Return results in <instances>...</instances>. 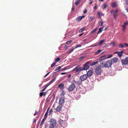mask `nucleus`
Wrapping results in <instances>:
<instances>
[{
	"instance_id": "1",
	"label": "nucleus",
	"mask_w": 128,
	"mask_h": 128,
	"mask_svg": "<svg viewBox=\"0 0 128 128\" xmlns=\"http://www.w3.org/2000/svg\"><path fill=\"white\" fill-rule=\"evenodd\" d=\"M105 56L104 55L103 56L100 58L99 61L100 63L99 64V66L101 68H108L112 66V61L111 60H108L104 64V62L105 59L103 58H102Z\"/></svg>"
},
{
	"instance_id": "2",
	"label": "nucleus",
	"mask_w": 128,
	"mask_h": 128,
	"mask_svg": "<svg viewBox=\"0 0 128 128\" xmlns=\"http://www.w3.org/2000/svg\"><path fill=\"white\" fill-rule=\"evenodd\" d=\"M90 62H86L83 65V67L82 68L79 66H77L72 70V72L78 73L82 70H87L90 67Z\"/></svg>"
},
{
	"instance_id": "3",
	"label": "nucleus",
	"mask_w": 128,
	"mask_h": 128,
	"mask_svg": "<svg viewBox=\"0 0 128 128\" xmlns=\"http://www.w3.org/2000/svg\"><path fill=\"white\" fill-rule=\"evenodd\" d=\"M75 88V85L74 84H72L68 87V90L69 92H72L74 90Z\"/></svg>"
},
{
	"instance_id": "4",
	"label": "nucleus",
	"mask_w": 128,
	"mask_h": 128,
	"mask_svg": "<svg viewBox=\"0 0 128 128\" xmlns=\"http://www.w3.org/2000/svg\"><path fill=\"white\" fill-rule=\"evenodd\" d=\"M50 125L55 126L56 124V120L54 119H51L50 121Z\"/></svg>"
},
{
	"instance_id": "5",
	"label": "nucleus",
	"mask_w": 128,
	"mask_h": 128,
	"mask_svg": "<svg viewBox=\"0 0 128 128\" xmlns=\"http://www.w3.org/2000/svg\"><path fill=\"white\" fill-rule=\"evenodd\" d=\"M100 67H97L95 70V72L96 73L98 74H100L102 72V70Z\"/></svg>"
},
{
	"instance_id": "6",
	"label": "nucleus",
	"mask_w": 128,
	"mask_h": 128,
	"mask_svg": "<svg viewBox=\"0 0 128 128\" xmlns=\"http://www.w3.org/2000/svg\"><path fill=\"white\" fill-rule=\"evenodd\" d=\"M121 62L123 64H128V57H126L124 59L121 60Z\"/></svg>"
},
{
	"instance_id": "7",
	"label": "nucleus",
	"mask_w": 128,
	"mask_h": 128,
	"mask_svg": "<svg viewBox=\"0 0 128 128\" xmlns=\"http://www.w3.org/2000/svg\"><path fill=\"white\" fill-rule=\"evenodd\" d=\"M64 102V98L63 97H61L60 98L59 103L60 105L62 106L63 105Z\"/></svg>"
},
{
	"instance_id": "8",
	"label": "nucleus",
	"mask_w": 128,
	"mask_h": 128,
	"mask_svg": "<svg viewBox=\"0 0 128 128\" xmlns=\"http://www.w3.org/2000/svg\"><path fill=\"white\" fill-rule=\"evenodd\" d=\"M128 25V22H126L124 23V25H122V26L123 28L122 29L123 31H125V29L126 28V26Z\"/></svg>"
},
{
	"instance_id": "9",
	"label": "nucleus",
	"mask_w": 128,
	"mask_h": 128,
	"mask_svg": "<svg viewBox=\"0 0 128 128\" xmlns=\"http://www.w3.org/2000/svg\"><path fill=\"white\" fill-rule=\"evenodd\" d=\"M87 76L86 74L80 77V80H86L87 78Z\"/></svg>"
},
{
	"instance_id": "10",
	"label": "nucleus",
	"mask_w": 128,
	"mask_h": 128,
	"mask_svg": "<svg viewBox=\"0 0 128 128\" xmlns=\"http://www.w3.org/2000/svg\"><path fill=\"white\" fill-rule=\"evenodd\" d=\"M93 74V72L91 70H89L87 72V75L88 76H91Z\"/></svg>"
},
{
	"instance_id": "11",
	"label": "nucleus",
	"mask_w": 128,
	"mask_h": 128,
	"mask_svg": "<svg viewBox=\"0 0 128 128\" xmlns=\"http://www.w3.org/2000/svg\"><path fill=\"white\" fill-rule=\"evenodd\" d=\"M112 62L113 63H115L117 62L118 61V58H117L115 57L111 59Z\"/></svg>"
},
{
	"instance_id": "12",
	"label": "nucleus",
	"mask_w": 128,
	"mask_h": 128,
	"mask_svg": "<svg viewBox=\"0 0 128 128\" xmlns=\"http://www.w3.org/2000/svg\"><path fill=\"white\" fill-rule=\"evenodd\" d=\"M53 81L54 80H51V81L47 85H46V86L44 88V89H43L41 90V92L44 91L46 89V88L48 86H49L51 83H52Z\"/></svg>"
},
{
	"instance_id": "13",
	"label": "nucleus",
	"mask_w": 128,
	"mask_h": 128,
	"mask_svg": "<svg viewBox=\"0 0 128 128\" xmlns=\"http://www.w3.org/2000/svg\"><path fill=\"white\" fill-rule=\"evenodd\" d=\"M85 16H79L76 18V20L77 21H80L82 20V18H84L85 17Z\"/></svg>"
},
{
	"instance_id": "14",
	"label": "nucleus",
	"mask_w": 128,
	"mask_h": 128,
	"mask_svg": "<svg viewBox=\"0 0 128 128\" xmlns=\"http://www.w3.org/2000/svg\"><path fill=\"white\" fill-rule=\"evenodd\" d=\"M62 106H61L60 105L56 108V110L57 112H60V111H61L62 110Z\"/></svg>"
},
{
	"instance_id": "15",
	"label": "nucleus",
	"mask_w": 128,
	"mask_h": 128,
	"mask_svg": "<svg viewBox=\"0 0 128 128\" xmlns=\"http://www.w3.org/2000/svg\"><path fill=\"white\" fill-rule=\"evenodd\" d=\"M82 80H78V81L77 82L75 80H74V83L78 85H79L82 83Z\"/></svg>"
},
{
	"instance_id": "16",
	"label": "nucleus",
	"mask_w": 128,
	"mask_h": 128,
	"mask_svg": "<svg viewBox=\"0 0 128 128\" xmlns=\"http://www.w3.org/2000/svg\"><path fill=\"white\" fill-rule=\"evenodd\" d=\"M124 50H121V52H119L118 54V56L120 57H121L122 55Z\"/></svg>"
},
{
	"instance_id": "17",
	"label": "nucleus",
	"mask_w": 128,
	"mask_h": 128,
	"mask_svg": "<svg viewBox=\"0 0 128 128\" xmlns=\"http://www.w3.org/2000/svg\"><path fill=\"white\" fill-rule=\"evenodd\" d=\"M111 5L112 7L114 8V7H116L117 6V4L115 2H113L111 3Z\"/></svg>"
},
{
	"instance_id": "18",
	"label": "nucleus",
	"mask_w": 128,
	"mask_h": 128,
	"mask_svg": "<svg viewBox=\"0 0 128 128\" xmlns=\"http://www.w3.org/2000/svg\"><path fill=\"white\" fill-rule=\"evenodd\" d=\"M64 86V84H59L58 86V87L60 89L62 88Z\"/></svg>"
},
{
	"instance_id": "19",
	"label": "nucleus",
	"mask_w": 128,
	"mask_h": 128,
	"mask_svg": "<svg viewBox=\"0 0 128 128\" xmlns=\"http://www.w3.org/2000/svg\"><path fill=\"white\" fill-rule=\"evenodd\" d=\"M56 72H54L52 75V77L53 78L52 79V80H55L56 79V78H55L54 76L56 75Z\"/></svg>"
},
{
	"instance_id": "20",
	"label": "nucleus",
	"mask_w": 128,
	"mask_h": 128,
	"mask_svg": "<svg viewBox=\"0 0 128 128\" xmlns=\"http://www.w3.org/2000/svg\"><path fill=\"white\" fill-rule=\"evenodd\" d=\"M104 40H102L101 41H100V42H99L97 44V46H99L102 44L104 42Z\"/></svg>"
},
{
	"instance_id": "21",
	"label": "nucleus",
	"mask_w": 128,
	"mask_h": 128,
	"mask_svg": "<svg viewBox=\"0 0 128 128\" xmlns=\"http://www.w3.org/2000/svg\"><path fill=\"white\" fill-rule=\"evenodd\" d=\"M98 63V62L96 61L94 62H92L90 64V65L91 66H92L95 65L96 64H97Z\"/></svg>"
},
{
	"instance_id": "22",
	"label": "nucleus",
	"mask_w": 128,
	"mask_h": 128,
	"mask_svg": "<svg viewBox=\"0 0 128 128\" xmlns=\"http://www.w3.org/2000/svg\"><path fill=\"white\" fill-rule=\"evenodd\" d=\"M124 47V44H119V47L120 48H123Z\"/></svg>"
},
{
	"instance_id": "23",
	"label": "nucleus",
	"mask_w": 128,
	"mask_h": 128,
	"mask_svg": "<svg viewBox=\"0 0 128 128\" xmlns=\"http://www.w3.org/2000/svg\"><path fill=\"white\" fill-rule=\"evenodd\" d=\"M74 50V48H70L69 49V51L67 52L68 54H70Z\"/></svg>"
},
{
	"instance_id": "24",
	"label": "nucleus",
	"mask_w": 128,
	"mask_h": 128,
	"mask_svg": "<svg viewBox=\"0 0 128 128\" xmlns=\"http://www.w3.org/2000/svg\"><path fill=\"white\" fill-rule=\"evenodd\" d=\"M108 56L106 58H104L105 59L107 58H111L112 56V55L111 54H108Z\"/></svg>"
},
{
	"instance_id": "25",
	"label": "nucleus",
	"mask_w": 128,
	"mask_h": 128,
	"mask_svg": "<svg viewBox=\"0 0 128 128\" xmlns=\"http://www.w3.org/2000/svg\"><path fill=\"white\" fill-rule=\"evenodd\" d=\"M102 51V50H98L95 52V54H99Z\"/></svg>"
},
{
	"instance_id": "26",
	"label": "nucleus",
	"mask_w": 128,
	"mask_h": 128,
	"mask_svg": "<svg viewBox=\"0 0 128 128\" xmlns=\"http://www.w3.org/2000/svg\"><path fill=\"white\" fill-rule=\"evenodd\" d=\"M103 28H99V30L97 34H98L99 33L101 32L102 31V30Z\"/></svg>"
},
{
	"instance_id": "27",
	"label": "nucleus",
	"mask_w": 128,
	"mask_h": 128,
	"mask_svg": "<svg viewBox=\"0 0 128 128\" xmlns=\"http://www.w3.org/2000/svg\"><path fill=\"white\" fill-rule=\"evenodd\" d=\"M107 6V5L106 4H103L102 8L103 9H104L106 8Z\"/></svg>"
},
{
	"instance_id": "28",
	"label": "nucleus",
	"mask_w": 128,
	"mask_h": 128,
	"mask_svg": "<svg viewBox=\"0 0 128 128\" xmlns=\"http://www.w3.org/2000/svg\"><path fill=\"white\" fill-rule=\"evenodd\" d=\"M103 22L102 21H100L98 24V26H102V25Z\"/></svg>"
},
{
	"instance_id": "29",
	"label": "nucleus",
	"mask_w": 128,
	"mask_h": 128,
	"mask_svg": "<svg viewBox=\"0 0 128 128\" xmlns=\"http://www.w3.org/2000/svg\"><path fill=\"white\" fill-rule=\"evenodd\" d=\"M60 58H56L55 60V61L56 62H58L60 61Z\"/></svg>"
},
{
	"instance_id": "30",
	"label": "nucleus",
	"mask_w": 128,
	"mask_h": 128,
	"mask_svg": "<svg viewBox=\"0 0 128 128\" xmlns=\"http://www.w3.org/2000/svg\"><path fill=\"white\" fill-rule=\"evenodd\" d=\"M56 64V62H53V63L51 65V67L52 68V67H54L55 66V64Z\"/></svg>"
},
{
	"instance_id": "31",
	"label": "nucleus",
	"mask_w": 128,
	"mask_h": 128,
	"mask_svg": "<svg viewBox=\"0 0 128 128\" xmlns=\"http://www.w3.org/2000/svg\"><path fill=\"white\" fill-rule=\"evenodd\" d=\"M98 28H96L94 29V30H92L91 32L92 34L96 31L98 30Z\"/></svg>"
},
{
	"instance_id": "32",
	"label": "nucleus",
	"mask_w": 128,
	"mask_h": 128,
	"mask_svg": "<svg viewBox=\"0 0 128 128\" xmlns=\"http://www.w3.org/2000/svg\"><path fill=\"white\" fill-rule=\"evenodd\" d=\"M80 1L79 0H77L75 3V4L76 5H78L80 3Z\"/></svg>"
},
{
	"instance_id": "33",
	"label": "nucleus",
	"mask_w": 128,
	"mask_h": 128,
	"mask_svg": "<svg viewBox=\"0 0 128 128\" xmlns=\"http://www.w3.org/2000/svg\"><path fill=\"white\" fill-rule=\"evenodd\" d=\"M68 67L66 66V67L64 68H63V69H61L60 70L61 71H63V70H66L67 69H68Z\"/></svg>"
},
{
	"instance_id": "34",
	"label": "nucleus",
	"mask_w": 128,
	"mask_h": 128,
	"mask_svg": "<svg viewBox=\"0 0 128 128\" xmlns=\"http://www.w3.org/2000/svg\"><path fill=\"white\" fill-rule=\"evenodd\" d=\"M45 121V120H44V119H43L41 122V123L40 124V125H43Z\"/></svg>"
},
{
	"instance_id": "35",
	"label": "nucleus",
	"mask_w": 128,
	"mask_h": 128,
	"mask_svg": "<svg viewBox=\"0 0 128 128\" xmlns=\"http://www.w3.org/2000/svg\"><path fill=\"white\" fill-rule=\"evenodd\" d=\"M85 28H82L80 29L79 30L80 32H83Z\"/></svg>"
},
{
	"instance_id": "36",
	"label": "nucleus",
	"mask_w": 128,
	"mask_h": 128,
	"mask_svg": "<svg viewBox=\"0 0 128 128\" xmlns=\"http://www.w3.org/2000/svg\"><path fill=\"white\" fill-rule=\"evenodd\" d=\"M72 42V40H70L69 41L66 42V44H69L71 42Z\"/></svg>"
},
{
	"instance_id": "37",
	"label": "nucleus",
	"mask_w": 128,
	"mask_h": 128,
	"mask_svg": "<svg viewBox=\"0 0 128 128\" xmlns=\"http://www.w3.org/2000/svg\"><path fill=\"white\" fill-rule=\"evenodd\" d=\"M61 68V66H59L57 67L55 69V70H57L60 69Z\"/></svg>"
},
{
	"instance_id": "38",
	"label": "nucleus",
	"mask_w": 128,
	"mask_h": 128,
	"mask_svg": "<svg viewBox=\"0 0 128 128\" xmlns=\"http://www.w3.org/2000/svg\"><path fill=\"white\" fill-rule=\"evenodd\" d=\"M82 46V45L81 44H78L76 46L75 48H76L78 47H81Z\"/></svg>"
},
{
	"instance_id": "39",
	"label": "nucleus",
	"mask_w": 128,
	"mask_h": 128,
	"mask_svg": "<svg viewBox=\"0 0 128 128\" xmlns=\"http://www.w3.org/2000/svg\"><path fill=\"white\" fill-rule=\"evenodd\" d=\"M44 94V93L43 92H40L39 94L40 96L42 97L43 95V94Z\"/></svg>"
},
{
	"instance_id": "40",
	"label": "nucleus",
	"mask_w": 128,
	"mask_h": 128,
	"mask_svg": "<svg viewBox=\"0 0 128 128\" xmlns=\"http://www.w3.org/2000/svg\"><path fill=\"white\" fill-rule=\"evenodd\" d=\"M48 111H47V112H46L45 114L44 115V116L45 117H48Z\"/></svg>"
},
{
	"instance_id": "41",
	"label": "nucleus",
	"mask_w": 128,
	"mask_h": 128,
	"mask_svg": "<svg viewBox=\"0 0 128 128\" xmlns=\"http://www.w3.org/2000/svg\"><path fill=\"white\" fill-rule=\"evenodd\" d=\"M87 12V10L86 8H85L83 10V12L84 13H86Z\"/></svg>"
},
{
	"instance_id": "42",
	"label": "nucleus",
	"mask_w": 128,
	"mask_h": 128,
	"mask_svg": "<svg viewBox=\"0 0 128 128\" xmlns=\"http://www.w3.org/2000/svg\"><path fill=\"white\" fill-rule=\"evenodd\" d=\"M115 43L114 42H112L110 43V45L111 46H114V44H115Z\"/></svg>"
},
{
	"instance_id": "43",
	"label": "nucleus",
	"mask_w": 128,
	"mask_h": 128,
	"mask_svg": "<svg viewBox=\"0 0 128 128\" xmlns=\"http://www.w3.org/2000/svg\"><path fill=\"white\" fill-rule=\"evenodd\" d=\"M59 122L60 123V124H62L63 122H64V121L63 120H59Z\"/></svg>"
},
{
	"instance_id": "44",
	"label": "nucleus",
	"mask_w": 128,
	"mask_h": 128,
	"mask_svg": "<svg viewBox=\"0 0 128 128\" xmlns=\"http://www.w3.org/2000/svg\"><path fill=\"white\" fill-rule=\"evenodd\" d=\"M84 56H82L80 57L79 58V60H82V59H83L84 58Z\"/></svg>"
},
{
	"instance_id": "45",
	"label": "nucleus",
	"mask_w": 128,
	"mask_h": 128,
	"mask_svg": "<svg viewBox=\"0 0 128 128\" xmlns=\"http://www.w3.org/2000/svg\"><path fill=\"white\" fill-rule=\"evenodd\" d=\"M68 48V46L66 45H65L64 47L63 48L64 49H67Z\"/></svg>"
},
{
	"instance_id": "46",
	"label": "nucleus",
	"mask_w": 128,
	"mask_h": 128,
	"mask_svg": "<svg viewBox=\"0 0 128 128\" xmlns=\"http://www.w3.org/2000/svg\"><path fill=\"white\" fill-rule=\"evenodd\" d=\"M98 18H101V16H100V14L99 12H98Z\"/></svg>"
},
{
	"instance_id": "47",
	"label": "nucleus",
	"mask_w": 128,
	"mask_h": 128,
	"mask_svg": "<svg viewBox=\"0 0 128 128\" xmlns=\"http://www.w3.org/2000/svg\"><path fill=\"white\" fill-rule=\"evenodd\" d=\"M97 46V45H90V46L89 47H94L95 46Z\"/></svg>"
},
{
	"instance_id": "48",
	"label": "nucleus",
	"mask_w": 128,
	"mask_h": 128,
	"mask_svg": "<svg viewBox=\"0 0 128 128\" xmlns=\"http://www.w3.org/2000/svg\"><path fill=\"white\" fill-rule=\"evenodd\" d=\"M52 112V109H51L49 111V115Z\"/></svg>"
},
{
	"instance_id": "49",
	"label": "nucleus",
	"mask_w": 128,
	"mask_h": 128,
	"mask_svg": "<svg viewBox=\"0 0 128 128\" xmlns=\"http://www.w3.org/2000/svg\"><path fill=\"white\" fill-rule=\"evenodd\" d=\"M55 126L50 125L49 127V128H55Z\"/></svg>"
},
{
	"instance_id": "50",
	"label": "nucleus",
	"mask_w": 128,
	"mask_h": 128,
	"mask_svg": "<svg viewBox=\"0 0 128 128\" xmlns=\"http://www.w3.org/2000/svg\"><path fill=\"white\" fill-rule=\"evenodd\" d=\"M87 40H88V39H87L85 38L84 39V40H83L82 41L84 42H86Z\"/></svg>"
},
{
	"instance_id": "51",
	"label": "nucleus",
	"mask_w": 128,
	"mask_h": 128,
	"mask_svg": "<svg viewBox=\"0 0 128 128\" xmlns=\"http://www.w3.org/2000/svg\"><path fill=\"white\" fill-rule=\"evenodd\" d=\"M92 20V16H91L90 17V18H89V20L90 21H91Z\"/></svg>"
},
{
	"instance_id": "52",
	"label": "nucleus",
	"mask_w": 128,
	"mask_h": 128,
	"mask_svg": "<svg viewBox=\"0 0 128 128\" xmlns=\"http://www.w3.org/2000/svg\"><path fill=\"white\" fill-rule=\"evenodd\" d=\"M125 2L126 4L128 5V0H126Z\"/></svg>"
},
{
	"instance_id": "53",
	"label": "nucleus",
	"mask_w": 128,
	"mask_h": 128,
	"mask_svg": "<svg viewBox=\"0 0 128 128\" xmlns=\"http://www.w3.org/2000/svg\"><path fill=\"white\" fill-rule=\"evenodd\" d=\"M50 72H48L44 76V77H46L50 73Z\"/></svg>"
},
{
	"instance_id": "54",
	"label": "nucleus",
	"mask_w": 128,
	"mask_h": 128,
	"mask_svg": "<svg viewBox=\"0 0 128 128\" xmlns=\"http://www.w3.org/2000/svg\"><path fill=\"white\" fill-rule=\"evenodd\" d=\"M124 45H125L126 46H128V44H127V43H125L124 44Z\"/></svg>"
},
{
	"instance_id": "55",
	"label": "nucleus",
	"mask_w": 128,
	"mask_h": 128,
	"mask_svg": "<svg viewBox=\"0 0 128 128\" xmlns=\"http://www.w3.org/2000/svg\"><path fill=\"white\" fill-rule=\"evenodd\" d=\"M50 100V99L48 98H47L46 100V102H48V101Z\"/></svg>"
},
{
	"instance_id": "56",
	"label": "nucleus",
	"mask_w": 128,
	"mask_h": 128,
	"mask_svg": "<svg viewBox=\"0 0 128 128\" xmlns=\"http://www.w3.org/2000/svg\"><path fill=\"white\" fill-rule=\"evenodd\" d=\"M113 15L114 16H117V13L114 12Z\"/></svg>"
},
{
	"instance_id": "57",
	"label": "nucleus",
	"mask_w": 128,
	"mask_h": 128,
	"mask_svg": "<svg viewBox=\"0 0 128 128\" xmlns=\"http://www.w3.org/2000/svg\"><path fill=\"white\" fill-rule=\"evenodd\" d=\"M118 12V10L116 9L115 10V12H114L116 13H117Z\"/></svg>"
},
{
	"instance_id": "58",
	"label": "nucleus",
	"mask_w": 128,
	"mask_h": 128,
	"mask_svg": "<svg viewBox=\"0 0 128 128\" xmlns=\"http://www.w3.org/2000/svg\"><path fill=\"white\" fill-rule=\"evenodd\" d=\"M38 113V112L36 111L35 113H34V116L36 115Z\"/></svg>"
},
{
	"instance_id": "59",
	"label": "nucleus",
	"mask_w": 128,
	"mask_h": 128,
	"mask_svg": "<svg viewBox=\"0 0 128 128\" xmlns=\"http://www.w3.org/2000/svg\"><path fill=\"white\" fill-rule=\"evenodd\" d=\"M74 7L73 6H72V11H73L74 10Z\"/></svg>"
},
{
	"instance_id": "60",
	"label": "nucleus",
	"mask_w": 128,
	"mask_h": 128,
	"mask_svg": "<svg viewBox=\"0 0 128 128\" xmlns=\"http://www.w3.org/2000/svg\"><path fill=\"white\" fill-rule=\"evenodd\" d=\"M84 33H82L80 34L79 35V36H82L83 34Z\"/></svg>"
},
{
	"instance_id": "61",
	"label": "nucleus",
	"mask_w": 128,
	"mask_h": 128,
	"mask_svg": "<svg viewBox=\"0 0 128 128\" xmlns=\"http://www.w3.org/2000/svg\"><path fill=\"white\" fill-rule=\"evenodd\" d=\"M47 117H45L44 116V118L43 119H44V120H45L46 118H47Z\"/></svg>"
},
{
	"instance_id": "62",
	"label": "nucleus",
	"mask_w": 128,
	"mask_h": 128,
	"mask_svg": "<svg viewBox=\"0 0 128 128\" xmlns=\"http://www.w3.org/2000/svg\"><path fill=\"white\" fill-rule=\"evenodd\" d=\"M66 72H62V73H61V74L62 75V74H66Z\"/></svg>"
},
{
	"instance_id": "63",
	"label": "nucleus",
	"mask_w": 128,
	"mask_h": 128,
	"mask_svg": "<svg viewBox=\"0 0 128 128\" xmlns=\"http://www.w3.org/2000/svg\"><path fill=\"white\" fill-rule=\"evenodd\" d=\"M117 16H114V19L115 20H116V17Z\"/></svg>"
},
{
	"instance_id": "64",
	"label": "nucleus",
	"mask_w": 128,
	"mask_h": 128,
	"mask_svg": "<svg viewBox=\"0 0 128 128\" xmlns=\"http://www.w3.org/2000/svg\"><path fill=\"white\" fill-rule=\"evenodd\" d=\"M71 76V74H70L68 76V78H69Z\"/></svg>"
}]
</instances>
